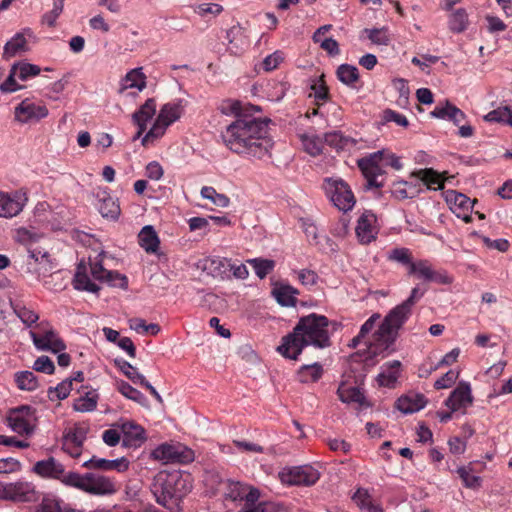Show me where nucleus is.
Instances as JSON below:
<instances>
[{
  "label": "nucleus",
  "mask_w": 512,
  "mask_h": 512,
  "mask_svg": "<svg viewBox=\"0 0 512 512\" xmlns=\"http://www.w3.org/2000/svg\"><path fill=\"white\" fill-rule=\"evenodd\" d=\"M268 118H237L225 131L222 139L226 147L234 153L261 159L270 153L273 141L269 136Z\"/></svg>",
  "instance_id": "nucleus-1"
},
{
  "label": "nucleus",
  "mask_w": 512,
  "mask_h": 512,
  "mask_svg": "<svg viewBox=\"0 0 512 512\" xmlns=\"http://www.w3.org/2000/svg\"><path fill=\"white\" fill-rule=\"evenodd\" d=\"M329 322H299L293 332L283 337L277 351L286 358L297 359L302 349L307 345L318 348L330 346L326 327Z\"/></svg>",
  "instance_id": "nucleus-2"
},
{
  "label": "nucleus",
  "mask_w": 512,
  "mask_h": 512,
  "mask_svg": "<svg viewBox=\"0 0 512 512\" xmlns=\"http://www.w3.org/2000/svg\"><path fill=\"white\" fill-rule=\"evenodd\" d=\"M189 476L179 472H158L151 484V492L156 502L170 511L178 508L179 501L190 491Z\"/></svg>",
  "instance_id": "nucleus-3"
},
{
  "label": "nucleus",
  "mask_w": 512,
  "mask_h": 512,
  "mask_svg": "<svg viewBox=\"0 0 512 512\" xmlns=\"http://www.w3.org/2000/svg\"><path fill=\"white\" fill-rule=\"evenodd\" d=\"M398 322H364L359 334L350 343V348H355L365 339V344L373 349V354L386 350L396 339L400 325Z\"/></svg>",
  "instance_id": "nucleus-4"
},
{
  "label": "nucleus",
  "mask_w": 512,
  "mask_h": 512,
  "mask_svg": "<svg viewBox=\"0 0 512 512\" xmlns=\"http://www.w3.org/2000/svg\"><path fill=\"white\" fill-rule=\"evenodd\" d=\"M383 156H385V150H380L358 160V167L366 179L364 186L366 189L381 188L384 186V181L378 180V177L385 173Z\"/></svg>",
  "instance_id": "nucleus-5"
},
{
  "label": "nucleus",
  "mask_w": 512,
  "mask_h": 512,
  "mask_svg": "<svg viewBox=\"0 0 512 512\" xmlns=\"http://www.w3.org/2000/svg\"><path fill=\"white\" fill-rule=\"evenodd\" d=\"M324 189L327 196L339 210L347 212L354 207L356 203L354 194L349 185L342 179H326Z\"/></svg>",
  "instance_id": "nucleus-6"
},
{
  "label": "nucleus",
  "mask_w": 512,
  "mask_h": 512,
  "mask_svg": "<svg viewBox=\"0 0 512 512\" xmlns=\"http://www.w3.org/2000/svg\"><path fill=\"white\" fill-rule=\"evenodd\" d=\"M41 493L33 482L18 480L5 483V501L15 503H35L39 501Z\"/></svg>",
  "instance_id": "nucleus-7"
},
{
  "label": "nucleus",
  "mask_w": 512,
  "mask_h": 512,
  "mask_svg": "<svg viewBox=\"0 0 512 512\" xmlns=\"http://www.w3.org/2000/svg\"><path fill=\"white\" fill-rule=\"evenodd\" d=\"M281 483L296 486H311L319 479V472L310 465L286 467L279 474Z\"/></svg>",
  "instance_id": "nucleus-8"
},
{
  "label": "nucleus",
  "mask_w": 512,
  "mask_h": 512,
  "mask_svg": "<svg viewBox=\"0 0 512 512\" xmlns=\"http://www.w3.org/2000/svg\"><path fill=\"white\" fill-rule=\"evenodd\" d=\"M152 456L164 463H191L195 459L194 451L184 445L162 444L153 450Z\"/></svg>",
  "instance_id": "nucleus-9"
},
{
  "label": "nucleus",
  "mask_w": 512,
  "mask_h": 512,
  "mask_svg": "<svg viewBox=\"0 0 512 512\" xmlns=\"http://www.w3.org/2000/svg\"><path fill=\"white\" fill-rule=\"evenodd\" d=\"M48 108L26 98L14 109V119L20 124L38 122L48 116Z\"/></svg>",
  "instance_id": "nucleus-10"
},
{
  "label": "nucleus",
  "mask_w": 512,
  "mask_h": 512,
  "mask_svg": "<svg viewBox=\"0 0 512 512\" xmlns=\"http://www.w3.org/2000/svg\"><path fill=\"white\" fill-rule=\"evenodd\" d=\"M28 201L27 193L23 190L12 194L0 192V217L12 218L17 216Z\"/></svg>",
  "instance_id": "nucleus-11"
},
{
  "label": "nucleus",
  "mask_w": 512,
  "mask_h": 512,
  "mask_svg": "<svg viewBox=\"0 0 512 512\" xmlns=\"http://www.w3.org/2000/svg\"><path fill=\"white\" fill-rule=\"evenodd\" d=\"M30 336L38 350L59 353L66 349L64 341L52 329L41 332L30 331Z\"/></svg>",
  "instance_id": "nucleus-12"
},
{
  "label": "nucleus",
  "mask_w": 512,
  "mask_h": 512,
  "mask_svg": "<svg viewBox=\"0 0 512 512\" xmlns=\"http://www.w3.org/2000/svg\"><path fill=\"white\" fill-rule=\"evenodd\" d=\"M114 427L120 429L122 433V444L125 447H140L146 440L143 427L133 421H119Z\"/></svg>",
  "instance_id": "nucleus-13"
},
{
  "label": "nucleus",
  "mask_w": 512,
  "mask_h": 512,
  "mask_svg": "<svg viewBox=\"0 0 512 512\" xmlns=\"http://www.w3.org/2000/svg\"><path fill=\"white\" fill-rule=\"evenodd\" d=\"M473 403L471 387L467 382H460L458 386L451 392L445 401V406L452 412L466 410ZM465 413V411H463Z\"/></svg>",
  "instance_id": "nucleus-14"
},
{
  "label": "nucleus",
  "mask_w": 512,
  "mask_h": 512,
  "mask_svg": "<svg viewBox=\"0 0 512 512\" xmlns=\"http://www.w3.org/2000/svg\"><path fill=\"white\" fill-rule=\"evenodd\" d=\"M33 412L30 406H22L11 411L8 416V423L11 429L18 434H31L33 432L31 424Z\"/></svg>",
  "instance_id": "nucleus-15"
},
{
  "label": "nucleus",
  "mask_w": 512,
  "mask_h": 512,
  "mask_svg": "<svg viewBox=\"0 0 512 512\" xmlns=\"http://www.w3.org/2000/svg\"><path fill=\"white\" fill-rule=\"evenodd\" d=\"M446 201L450 205V209L457 217L462 218L465 222L471 221L470 212L476 200H471L466 195L457 191H448Z\"/></svg>",
  "instance_id": "nucleus-16"
},
{
  "label": "nucleus",
  "mask_w": 512,
  "mask_h": 512,
  "mask_svg": "<svg viewBox=\"0 0 512 512\" xmlns=\"http://www.w3.org/2000/svg\"><path fill=\"white\" fill-rule=\"evenodd\" d=\"M91 274L94 279L106 282L113 287L126 289L128 286L127 277L117 271L107 270L100 261L90 264Z\"/></svg>",
  "instance_id": "nucleus-17"
},
{
  "label": "nucleus",
  "mask_w": 512,
  "mask_h": 512,
  "mask_svg": "<svg viewBox=\"0 0 512 512\" xmlns=\"http://www.w3.org/2000/svg\"><path fill=\"white\" fill-rule=\"evenodd\" d=\"M97 208L103 218L108 220H117L121 214L118 199H115L106 189H100L96 192Z\"/></svg>",
  "instance_id": "nucleus-18"
},
{
  "label": "nucleus",
  "mask_w": 512,
  "mask_h": 512,
  "mask_svg": "<svg viewBox=\"0 0 512 512\" xmlns=\"http://www.w3.org/2000/svg\"><path fill=\"white\" fill-rule=\"evenodd\" d=\"M84 492L92 495H110L116 492V488L108 477L86 473Z\"/></svg>",
  "instance_id": "nucleus-19"
},
{
  "label": "nucleus",
  "mask_w": 512,
  "mask_h": 512,
  "mask_svg": "<svg viewBox=\"0 0 512 512\" xmlns=\"http://www.w3.org/2000/svg\"><path fill=\"white\" fill-rule=\"evenodd\" d=\"M375 222L376 216L368 210L364 211L359 217L355 231L360 243L369 244L376 239Z\"/></svg>",
  "instance_id": "nucleus-20"
},
{
  "label": "nucleus",
  "mask_w": 512,
  "mask_h": 512,
  "mask_svg": "<svg viewBox=\"0 0 512 512\" xmlns=\"http://www.w3.org/2000/svg\"><path fill=\"white\" fill-rule=\"evenodd\" d=\"M424 295L418 287L412 289L410 296L401 304L393 308L383 320H405L411 314L414 304Z\"/></svg>",
  "instance_id": "nucleus-21"
},
{
  "label": "nucleus",
  "mask_w": 512,
  "mask_h": 512,
  "mask_svg": "<svg viewBox=\"0 0 512 512\" xmlns=\"http://www.w3.org/2000/svg\"><path fill=\"white\" fill-rule=\"evenodd\" d=\"M83 467L88 469H99L104 471L116 470L124 472L129 467V461L125 457L117 458L114 460H107L104 458L92 457L83 463Z\"/></svg>",
  "instance_id": "nucleus-22"
},
{
  "label": "nucleus",
  "mask_w": 512,
  "mask_h": 512,
  "mask_svg": "<svg viewBox=\"0 0 512 512\" xmlns=\"http://www.w3.org/2000/svg\"><path fill=\"white\" fill-rule=\"evenodd\" d=\"M33 472L44 478L60 479L64 472V466L55 458L41 460L35 463Z\"/></svg>",
  "instance_id": "nucleus-23"
},
{
  "label": "nucleus",
  "mask_w": 512,
  "mask_h": 512,
  "mask_svg": "<svg viewBox=\"0 0 512 512\" xmlns=\"http://www.w3.org/2000/svg\"><path fill=\"white\" fill-rule=\"evenodd\" d=\"M427 400L422 394L410 393L400 397L397 402V408L405 413H414L425 407Z\"/></svg>",
  "instance_id": "nucleus-24"
},
{
  "label": "nucleus",
  "mask_w": 512,
  "mask_h": 512,
  "mask_svg": "<svg viewBox=\"0 0 512 512\" xmlns=\"http://www.w3.org/2000/svg\"><path fill=\"white\" fill-rule=\"evenodd\" d=\"M218 109L222 114H233L237 118L248 117L250 116L249 113L260 111L259 106L249 105V107L244 108L240 101L231 99L222 101Z\"/></svg>",
  "instance_id": "nucleus-25"
},
{
  "label": "nucleus",
  "mask_w": 512,
  "mask_h": 512,
  "mask_svg": "<svg viewBox=\"0 0 512 512\" xmlns=\"http://www.w3.org/2000/svg\"><path fill=\"white\" fill-rule=\"evenodd\" d=\"M73 287L79 291H87L97 293L100 287L91 281L87 274V267L84 262L77 265L76 272L73 278Z\"/></svg>",
  "instance_id": "nucleus-26"
},
{
  "label": "nucleus",
  "mask_w": 512,
  "mask_h": 512,
  "mask_svg": "<svg viewBox=\"0 0 512 512\" xmlns=\"http://www.w3.org/2000/svg\"><path fill=\"white\" fill-rule=\"evenodd\" d=\"M139 245L147 253H156L160 246V239L153 226H144L138 234Z\"/></svg>",
  "instance_id": "nucleus-27"
},
{
  "label": "nucleus",
  "mask_w": 512,
  "mask_h": 512,
  "mask_svg": "<svg viewBox=\"0 0 512 512\" xmlns=\"http://www.w3.org/2000/svg\"><path fill=\"white\" fill-rule=\"evenodd\" d=\"M230 266V262L219 257H207L199 261L198 268L213 277L222 276Z\"/></svg>",
  "instance_id": "nucleus-28"
},
{
  "label": "nucleus",
  "mask_w": 512,
  "mask_h": 512,
  "mask_svg": "<svg viewBox=\"0 0 512 512\" xmlns=\"http://www.w3.org/2000/svg\"><path fill=\"white\" fill-rule=\"evenodd\" d=\"M431 115L435 118L449 119L453 121L455 125H459L466 117L462 110L449 101H446L443 106H436L431 112Z\"/></svg>",
  "instance_id": "nucleus-29"
},
{
  "label": "nucleus",
  "mask_w": 512,
  "mask_h": 512,
  "mask_svg": "<svg viewBox=\"0 0 512 512\" xmlns=\"http://www.w3.org/2000/svg\"><path fill=\"white\" fill-rule=\"evenodd\" d=\"M337 394L343 403H356L360 406L365 404V396L356 386H351L342 382L338 387Z\"/></svg>",
  "instance_id": "nucleus-30"
},
{
  "label": "nucleus",
  "mask_w": 512,
  "mask_h": 512,
  "mask_svg": "<svg viewBox=\"0 0 512 512\" xmlns=\"http://www.w3.org/2000/svg\"><path fill=\"white\" fill-rule=\"evenodd\" d=\"M412 175L423 181L429 189L441 190L444 187V181L441 175L432 168L414 171Z\"/></svg>",
  "instance_id": "nucleus-31"
},
{
  "label": "nucleus",
  "mask_w": 512,
  "mask_h": 512,
  "mask_svg": "<svg viewBox=\"0 0 512 512\" xmlns=\"http://www.w3.org/2000/svg\"><path fill=\"white\" fill-rule=\"evenodd\" d=\"M183 113L182 101L179 100L173 103L164 104L157 116L161 122H165V125H171L177 121Z\"/></svg>",
  "instance_id": "nucleus-32"
},
{
  "label": "nucleus",
  "mask_w": 512,
  "mask_h": 512,
  "mask_svg": "<svg viewBox=\"0 0 512 512\" xmlns=\"http://www.w3.org/2000/svg\"><path fill=\"white\" fill-rule=\"evenodd\" d=\"M272 294L281 306H295L298 291L290 285H280L272 290Z\"/></svg>",
  "instance_id": "nucleus-33"
},
{
  "label": "nucleus",
  "mask_w": 512,
  "mask_h": 512,
  "mask_svg": "<svg viewBox=\"0 0 512 512\" xmlns=\"http://www.w3.org/2000/svg\"><path fill=\"white\" fill-rule=\"evenodd\" d=\"M27 50V41L22 33H17L11 40H9L3 51V58L10 59L16 54Z\"/></svg>",
  "instance_id": "nucleus-34"
},
{
  "label": "nucleus",
  "mask_w": 512,
  "mask_h": 512,
  "mask_svg": "<svg viewBox=\"0 0 512 512\" xmlns=\"http://www.w3.org/2000/svg\"><path fill=\"white\" fill-rule=\"evenodd\" d=\"M98 394L96 391H88L74 401L73 408L78 412H91L97 407Z\"/></svg>",
  "instance_id": "nucleus-35"
},
{
  "label": "nucleus",
  "mask_w": 512,
  "mask_h": 512,
  "mask_svg": "<svg viewBox=\"0 0 512 512\" xmlns=\"http://www.w3.org/2000/svg\"><path fill=\"white\" fill-rule=\"evenodd\" d=\"M352 499L362 510H366L367 512H381V508L373 503L368 490L364 488H359L354 493Z\"/></svg>",
  "instance_id": "nucleus-36"
},
{
  "label": "nucleus",
  "mask_w": 512,
  "mask_h": 512,
  "mask_svg": "<svg viewBox=\"0 0 512 512\" xmlns=\"http://www.w3.org/2000/svg\"><path fill=\"white\" fill-rule=\"evenodd\" d=\"M310 89L313 91L314 98L317 101L326 102L330 99L329 88L325 82V75L310 79Z\"/></svg>",
  "instance_id": "nucleus-37"
},
{
  "label": "nucleus",
  "mask_w": 512,
  "mask_h": 512,
  "mask_svg": "<svg viewBox=\"0 0 512 512\" xmlns=\"http://www.w3.org/2000/svg\"><path fill=\"white\" fill-rule=\"evenodd\" d=\"M15 382L20 390L34 391L38 388L37 377L32 371H20L15 374Z\"/></svg>",
  "instance_id": "nucleus-38"
},
{
  "label": "nucleus",
  "mask_w": 512,
  "mask_h": 512,
  "mask_svg": "<svg viewBox=\"0 0 512 512\" xmlns=\"http://www.w3.org/2000/svg\"><path fill=\"white\" fill-rule=\"evenodd\" d=\"M337 78L343 84L353 86L359 80V71L356 66L341 64L336 71Z\"/></svg>",
  "instance_id": "nucleus-39"
},
{
  "label": "nucleus",
  "mask_w": 512,
  "mask_h": 512,
  "mask_svg": "<svg viewBox=\"0 0 512 512\" xmlns=\"http://www.w3.org/2000/svg\"><path fill=\"white\" fill-rule=\"evenodd\" d=\"M156 101L149 98L145 103L133 114L134 123L145 124L155 115Z\"/></svg>",
  "instance_id": "nucleus-40"
},
{
  "label": "nucleus",
  "mask_w": 512,
  "mask_h": 512,
  "mask_svg": "<svg viewBox=\"0 0 512 512\" xmlns=\"http://www.w3.org/2000/svg\"><path fill=\"white\" fill-rule=\"evenodd\" d=\"M29 256L35 260V262L44 266V270L47 271L53 268L51 256L49 252L39 245V242L27 250Z\"/></svg>",
  "instance_id": "nucleus-41"
},
{
  "label": "nucleus",
  "mask_w": 512,
  "mask_h": 512,
  "mask_svg": "<svg viewBox=\"0 0 512 512\" xmlns=\"http://www.w3.org/2000/svg\"><path fill=\"white\" fill-rule=\"evenodd\" d=\"M141 70V68H136L126 74L124 88H137L141 91L146 87V76Z\"/></svg>",
  "instance_id": "nucleus-42"
},
{
  "label": "nucleus",
  "mask_w": 512,
  "mask_h": 512,
  "mask_svg": "<svg viewBox=\"0 0 512 512\" xmlns=\"http://www.w3.org/2000/svg\"><path fill=\"white\" fill-rule=\"evenodd\" d=\"M468 25V15L465 9L460 8L450 15L449 28L455 33L463 32Z\"/></svg>",
  "instance_id": "nucleus-43"
},
{
  "label": "nucleus",
  "mask_w": 512,
  "mask_h": 512,
  "mask_svg": "<svg viewBox=\"0 0 512 512\" xmlns=\"http://www.w3.org/2000/svg\"><path fill=\"white\" fill-rule=\"evenodd\" d=\"M323 369L318 363L305 365L299 370V380L302 383L316 382L322 376Z\"/></svg>",
  "instance_id": "nucleus-44"
},
{
  "label": "nucleus",
  "mask_w": 512,
  "mask_h": 512,
  "mask_svg": "<svg viewBox=\"0 0 512 512\" xmlns=\"http://www.w3.org/2000/svg\"><path fill=\"white\" fill-rule=\"evenodd\" d=\"M457 473L461 478L464 486L469 489H479L482 484V479L479 476L472 474V468L470 466H463L457 469Z\"/></svg>",
  "instance_id": "nucleus-45"
},
{
  "label": "nucleus",
  "mask_w": 512,
  "mask_h": 512,
  "mask_svg": "<svg viewBox=\"0 0 512 512\" xmlns=\"http://www.w3.org/2000/svg\"><path fill=\"white\" fill-rule=\"evenodd\" d=\"M248 263L253 267L255 274L260 279H264L275 267V261L270 259L255 258L248 260Z\"/></svg>",
  "instance_id": "nucleus-46"
},
{
  "label": "nucleus",
  "mask_w": 512,
  "mask_h": 512,
  "mask_svg": "<svg viewBox=\"0 0 512 512\" xmlns=\"http://www.w3.org/2000/svg\"><path fill=\"white\" fill-rule=\"evenodd\" d=\"M115 365L124 373L135 384H141L144 382L145 377L140 374L134 366L124 359H115Z\"/></svg>",
  "instance_id": "nucleus-47"
},
{
  "label": "nucleus",
  "mask_w": 512,
  "mask_h": 512,
  "mask_svg": "<svg viewBox=\"0 0 512 512\" xmlns=\"http://www.w3.org/2000/svg\"><path fill=\"white\" fill-rule=\"evenodd\" d=\"M325 142L337 149L343 150L347 148L349 145L354 144V140L348 137L343 136L340 132L334 131L325 134Z\"/></svg>",
  "instance_id": "nucleus-48"
},
{
  "label": "nucleus",
  "mask_w": 512,
  "mask_h": 512,
  "mask_svg": "<svg viewBox=\"0 0 512 512\" xmlns=\"http://www.w3.org/2000/svg\"><path fill=\"white\" fill-rule=\"evenodd\" d=\"M484 119L488 122H503L511 126L512 110L507 106L498 107L485 115Z\"/></svg>",
  "instance_id": "nucleus-49"
},
{
  "label": "nucleus",
  "mask_w": 512,
  "mask_h": 512,
  "mask_svg": "<svg viewBox=\"0 0 512 512\" xmlns=\"http://www.w3.org/2000/svg\"><path fill=\"white\" fill-rule=\"evenodd\" d=\"M87 432L88 428L86 426L77 424L64 435L63 440L67 441L68 446L71 443L83 445Z\"/></svg>",
  "instance_id": "nucleus-50"
},
{
  "label": "nucleus",
  "mask_w": 512,
  "mask_h": 512,
  "mask_svg": "<svg viewBox=\"0 0 512 512\" xmlns=\"http://www.w3.org/2000/svg\"><path fill=\"white\" fill-rule=\"evenodd\" d=\"M42 238L40 234L32 232L26 228H19L16 232V241L24 245L28 250L29 247L36 245Z\"/></svg>",
  "instance_id": "nucleus-51"
},
{
  "label": "nucleus",
  "mask_w": 512,
  "mask_h": 512,
  "mask_svg": "<svg viewBox=\"0 0 512 512\" xmlns=\"http://www.w3.org/2000/svg\"><path fill=\"white\" fill-rule=\"evenodd\" d=\"M72 390V380L65 379L59 383L56 387H50L48 389V396L51 400H63L68 397Z\"/></svg>",
  "instance_id": "nucleus-52"
},
{
  "label": "nucleus",
  "mask_w": 512,
  "mask_h": 512,
  "mask_svg": "<svg viewBox=\"0 0 512 512\" xmlns=\"http://www.w3.org/2000/svg\"><path fill=\"white\" fill-rule=\"evenodd\" d=\"M201 196L212 201L213 204L219 207H227L230 202L226 195L217 193L213 187L209 186H205L201 189Z\"/></svg>",
  "instance_id": "nucleus-53"
},
{
  "label": "nucleus",
  "mask_w": 512,
  "mask_h": 512,
  "mask_svg": "<svg viewBox=\"0 0 512 512\" xmlns=\"http://www.w3.org/2000/svg\"><path fill=\"white\" fill-rule=\"evenodd\" d=\"M65 0H53V8L41 18V23L49 27H55L57 18L61 15Z\"/></svg>",
  "instance_id": "nucleus-54"
},
{
  "label": "nucleus",
  "mask_w": 512,
  "mask_h": 512,
  "mask_svg": "<svg viewBox=\"0 0 512 512\" xmlns=\"http://www.w3.org/2000/svg\"><path fill=\"white\" fill-rule=\"evenodd\" d=\"M13 66H17L18 78L22 81H26L30 77L39 75L41 69L38 65L30 64L27 62H16Z\"/></svg>",
  "instance_id": "nucleus-55"
},
{
  "label": "nucleus",
  "mask_w": 512,
  "mask_h": 512,
  "mask_svg": "<svg viewBox=\"0 0 512 512\" xmlns=\"http://www.w3.org/2000/svg\"><path fill=\"white\" fill-rule=\"evenodd\" d=\"M433 272L432 266L426 260L410 263L409 274H417L419 278L429 281Z\"/></svg>",
  "instance_id": "nucleus-56"
},
{
  "label": "nucleus",
  "mask_w": 512,
  "mask_h": 512,
  "mask_svg": "<svg viewBox=\"0 0 512 512\" xmlns=\"http://www.w3.org/2000/svg\"><path fill=\"white\" fill-rule=\"evenodd\" d=\"M130 329L137 334L151 336H155L161 331L160 326L154 322L149 324H146V322H131Z\"/></svg>",
  "instance_id": "nucleus-57"
},
{
  "label": "nucleus",
  "mask_w": 512,
  "mask_h": 512,
  "mask_svg": "<svg viewBox=\"0 0 512 512\" xmlns=\"http://www.w3.org/2000/svg\"><path fill=\"white\" fill-rule=\"evenodd\" d=\"M59 480H61V482L67 486L75 487L84 491L86 474L80 475L75 472H69L65 474L64 471L62 477Z\"/></svg>",
  "instance_id": "nucleus-58"
},
{
  "label": "nucleus",
  "mask_w": 512,
  "mask_h": 512,
  "mask_svg": "<svg viewBox=\"0 0 512 512\" xmlns=\"http://www.w3.org/2000/svg\"><path fill=\"white\" fill-rule=\"evenodd\" d=\"M18 77L17 66H11L10 73L7 79L0 85L2 93H12L23 88L22 85L17 84L15 77Z\"/></svg>",
  "instance_id": "nucleus-59"
},
{
  "label": "nucleus",
  "mask_w": 512,
  "mask_h": 512,
  "mask_svg": "<svg viewBox=\"0 0 512 512\" xmlns=\"http://www.w3.org/2000/svg\"><path fill=\"white\" fill-rule=\"evenodd\" d=\"M168 126L169 125H165V122H161L159 118H156V121L151 129L143 137L142 144L146 145L149 141H153L163 136Z\"/></svg>",
  "instance_id": "nucleus-60"
},
{
  "label": "nucleus",
  "mask_w": 512,
  "mask_h": 512,
  "mask_svg": "<svg viewBox=\"0 0 512 512\" xmlns=\"http://www.w3.org/2000/svg\"><path fill=\"white\" fill-rule=\"evenodd\" d=\"M302 143L304 150L311 156H318L322 153V144L319 138L303 136Z\"/></svg>",
  "instance_id": "nucleus-61"
},
{
  "label": "nucleus",
  "mask_w": 512,
  "mask_h": 512,
  "mask_svg": "<svg viewBox=\"0 0 512 512\" xmlns=\"http://www.w3.org/2000/svg\"><path fill=\"white\" fill-rule=\"evenodd\" d=\"M118 391L128 399H131L136 402H141L144 398L143 394L132 387L129 383L121 381L118 384Z\"/></svg>",
  "instance_id": "nucleus-62"
},
{
  "label": "nucleus",
  "mask_w": 512,
  "mask_h": 512,
  "mask_svg": "<svg viewBox=\"0 0 512 512\" xmlns=\"http://www.w3.org/2000/svg\"><path fill=\"white\" fill-rule=\"evenodd\" d=\"M382 122L383 123L395 122L397 125L402 126V127H407L409 124L407 118L404 115H402L392 109H385L383 111Z\"/></svg>",
  "instance_id": "nucleus-63"
},
{
  "label": "nucleus",
  "mask_w": 512,
  "mask_h": 512,
  "mask_svg": "<svg viewBox=\"0 0 512 512\" xmlns=\"http://www.w3.org/2000/svg\"><path fill=\"white\" fill-rule=\"evenodd\" d=\"M459 377V372L455 370H449L441 378L437 379L434 383V388L437 390L451 387Z\"/></svg>",
  "instance_id": "nucleus-64"
}]
</instances>
